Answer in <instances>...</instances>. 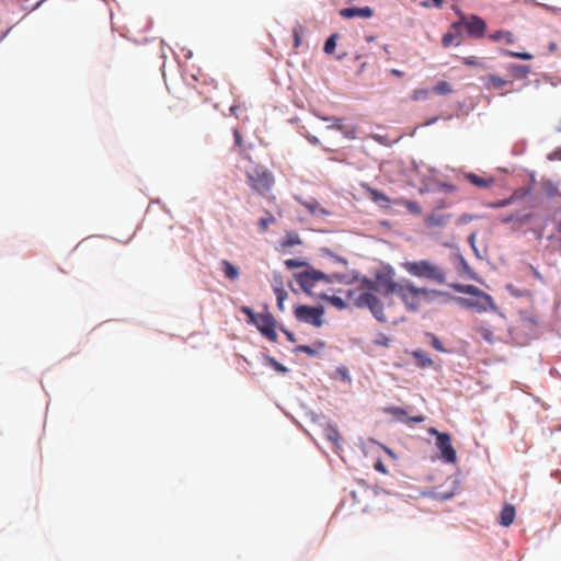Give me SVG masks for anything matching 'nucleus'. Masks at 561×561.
<instances>
[{"instance_id":"nucleus-15","label":"nucleus","mask_w":561,"mask_h":561,"mask_svg":"<svg viewBox=\"0 0 561 561\" xmlns=\"http://www.w3.org/2000/svg\"><path fill=\"white\" fill-rule=\"evenodd\" d=\"M220 266L226 278L236 280L239 277V268L234 266L230 261L222 260L220 262Z\"/></svg>"},{"instance_id":"nucleus-60","label":"nucleus","mask_w":561,"mask_h":561,"mask_svg":"<svg viewBox=\"0 0 561 561\" xmlns=\"http://www.w3.org/2000/svg\"><path fill=\"white\" fill-rule=\"evenodd\" d=\"M375 38L373 36L367 37L368 42H373Z\"/></svg>"},{"instance_id":"nucleus-7","label":"nucleus","mask_w":561,"mask_h":561,"mask_svg":"<svg viewBox=\"0 0 561 561\" xmlns=\"http://www.w3.org/2000/svg\"><path fill=\"white\" fill-rule=\"evenodd\" d=\"M322 316L323 309L317 307L301 305L295 309V317L299 321L311 323L317 328L321 327L323 323Z\"/></svg>"},{"instance_id":"nucleus-59","label":"nucleus","mask_w":561,"mask_h":561,"mask_svg":"<svg viewBox=\"0 0 561 561\" xmlns=\"http://www.w3.org/2000/svg\"><path fill=\"white\" fill-rule=\"evenodd\" d=\"M236 108H237L236 106H231L230 112L233 114L236 112Z\"/></svg>"},{"instance_id":"nucleus-61","label":"nucleus","mask_w":561,"mask_h":561,"mask_svg":"<svg viewBox=\"0 0 561 561\" xmlns=\"http://www.w3.org/2000/svg\"><path fill=\"white\" fill-rule=\"evenodd\" d=\"M244 158L251 160V158L248 154H244Z\"/></svg>"},{"instance_id":"nucleus-14","label":"nucleus","mask_w":561,"mask_h":561,"mask_svg":"<svg viewBox=\"0 0 561 561\" xmlns=\"http://www.w3.org/2000/svg\"><path fill=\"white\" fill-rule=\"evenodd\" d=\"M465 178L474 186L478 187H490L494 183L493 178H481L476 173H467Z\"/></svg>"},{"instance_id":"nucleus-32","label":"nucleus","mask_w":561,"mask_h":561,"mask_svg":"<svg viewBox=\"0 0 561 561\" xmlns=\"http://www.w3.org/2000/svg\"><path fill=\"white\" fill-rule=\"evenodd\" d=\"M457 38L458 36L454 33H446L442 38V44L444 47H449L451 44L459 45L460 41Z\"/></svg>"},{"instance_id":"nucleus-63","label":"nucleus","mask_w":561,"mask_h":561,"mask_svg":"<svg viewBox=\"0 0 561 561\" xmlns=\"http://www.w3.org/2000/svg\"><path fill=\"white\" fill-rule=\"evenodd\" d=\"M559 128H561V126Z\"/></svg>"},{"instance_id":"nucleus-38","label":"nucleus","mask_w":561,"mask_h":561,"mask_svg":"<svg viewBox=\"0 0 561 561\" xmlns=\"http://www.w3.org/2000/svg\"><path fill=\"white\" fill-rule=\"evenodd\" d=\"M553 220L556 222L558 239H561V208L553 214Z\"/></svg>"},{"instance_id":"nucleus-8","label":"nucleus","mask_w":561,"mask_h":561,"mask_svg":"<svg viewBox=\"0 0 561 561\" xmlns=\"http://www.w3.org/2000/svg\"><path fill=\"white\" fill-rule=\"evenodd\" d=\"M457 301L460 306L473 309L478 312L486 311L489 308L493 307V299L486 293L477 295L473 298L459 297L457 298Z\"/></svg>"},{"instance_id":"nucleus-24","label":"nucleus","mask_w":561,"mask_h":561,"mask_svg":"<svg viewBox=\"0 0 561 561\" xmlns=\"http://www.w3.org/2000/svg\"><path fill=\"white\" fill-rule=\"evenodd\" d=\"M368 193L370 199L374 201L375 203H385L386 205L390 203L389 197L376 188H369Z\"/></svg>"},{"instance_id":"nucleus-28","label":"nucleus","mask_w":561,"mask_h":561,"mask_svg":"<svg viewBox=\"0 0 561 561\" xmlns=\"http://www.w3.org/2000/svg\"><path fill=\"white\" fill-rule=\"evenodd\" d=\"M433 91L437 94L446 95L451 93V87L447 81H439L434 88Z\"/></svg>"},{"instance_id":"nucleus-11","label":"nucleus","mask_w":561,"mask_h":561,"mask_svg":"<svg viewBox=\"0 0 561 561\" xmlns=\"http://www.w3.org/2000/svg\"><path fill=\"white\" fill-rule=\"evenodd\" d=\"M451 217L453 216L450 214H438L433 211L425 217L424 222L428 228H442L449 222Z\"/></svg>"},{"instance_id":"nucleus-52","label":"nucleus","mask_w":561,"mask_h":561,"mask_svg":"<svg viewBox=\"0 0 561 561\" xmlns=\"http://www.w3.org/2000/svg\"><path fill=\"white\" fill-rule=\"evenodd\" d=\"M433 1V4L436 7V8H442L443 7V2L444 0H432Z\"/></svg>"},{"instance_id":"nucleus-48","label":"nucleus","mask_w":561,"mask_h":561,"mask_svg":"<svg viewBox=\"0 0 561 561\" xmlns=\"http://www.w3.org/2000/svg\"><path fill=\"white\" fill-rule=\"evenodd\" d=\"M294 35H295V46L298 47L300 45V36H299L297 30L294 31Z\"/></svg>"},{"instance_id":"nucleus-55","label":"nucleus","mask_w":561,"mask_h":561,"mask_svg":"<svg viewBox=\"0 0 561 561\" xmlns=\"http://www.w3.org/2000/svg\"><path fill=\"white\" fill-rule=\"evenodd\" d=\"M511 220H513V218H512V217H505V218H503V220H502V221H503V222H508V221H511Z\"/></svg>"},{"instance_id":"nucleus-2","label":"nucleus","mask_w":561,"mask_h":561,"mask_svg":"<svg viewBox=\"0 0 561 561\" xmlns=\"http://www.w3.org/2000/svg\"><path fill=\"white\" fill-rule=\"evenodd\" d=\"M401 267L411 276L439 285L446 284L444 268L428 260L407 261L401 264Z\"/></svg>"},{"instance_id":"nucleus-31","label":"nucleus","mask_w":561,"mask_h":561,"mask_svg":"<svg viewBox=\"0 0 561 561\" xmlns=\"http://www.w3.org/2000/svg\"><path fill=\"white\" fill-rule=\"evenodd\" d=\"M267 216L259 220L257 225L262 231H266L270 225L275 222V217L271 213H266Z\"/></svg>"},{"instance_id":"nucleus-34","label":"nucleus","mask_w":561,"mask_h":561,"mask_svg":"<svg viewBox=\"0 0 561 561\" xmlns=\"http://www.w3.org/2000/svg\"><path fill=\"white\" fill-rule=\"evenodd\" d=\"M427 336L431 337V345L433 346V348H435L436 351L442 352V353L446 352L445 347L443 346V343L435 334L427 333Z\"/></svg>"},{"instance_id":"nucleus-49","label":"nucleus","mask_w":561,"mask_h":561,"mask_svg":"<svg viewBox=\"0 0 561 561\" xmlns=\"http://www.w3.org/2000/svg\"><path fill=\"white\" fill-rule=\"evenodd\" d=\"M548 48H549V51H550V53H554V51H557L558 46H557V44H556L554 42H551V43L549 44V47H548Z\"/></svg>"},{"instance_id":"nucleus-16","label":"nucleus","mask_w":561,"mask_h":561,"mask_svg":"<svg viewBox=\"0 0 561 561\" xmlns=\"http://www.w3.org/2000/svg\"><path fill=\"white\" fill-rule=\"evenodd\" d=\"M508 72L516 79H525L530 72V67L527 65L511 64L507 67Z\"/></svg>"},{"instance_id":"nucleus-51","label":"nucleus","mask_w":561,"mask_h":561,"mask_svg":"<svg viewBox=\"0 0 561 561\" xmlns=\"http://www.w3.org/2000/svg\"><path fill=\"white\" fill-rule=\"evenodd\" d=\"M427 94V91L426 90H421V91H415V99H419V95L420 96H425Z\"/></svg>"},{"instance_id":"nucleus-54","label":"nucleus","mask_w":561,"mask_h":561,"mask_svg":"<svg viewBox=\"0 0 561 561\" xmlns=\"http://www.w3.org/2000/svg\"><path fill=\"white\" fill-rule=\"evenodd\" d=\"M474 238H476V233H471L470 237H469V241L473 244V241H474Z\"/></svg>"},{"instance_id":"nucleus-41","label":"nucleus","mask_w":561,"mask_h":561,"mask_svg":"<svg viewBox=\"0 0 561 561\" xmlns=\"http://www.w3.org/2000/svg\"><path fill=\"white\" fill-rule=\"evenodd\" d=\"M463 64L468 66H479L480 62L474 57H466L463 58Z\"/></svg>"},{"instance_id":"nucleus-1","label":"nucleus","mask_w":561,"mask_h":561,"mask_svg":"<svg viewBox=\"0 0 561 561\" xmlns=\"http://www.w3.org/2000/svg\"><path fill=\"white\" fill-rule=\"evenodd\" d=\"M376 294L382 296L396 294L408 311L416 312L424 302H430L434 296L442 293L427 287H417L408 279L398 283L394 280L393 270L390 268L377 272L374 278L363 277L356 289L347 291V297L354 307L368 308L379 322H387L383 304Z\"/></svg>"},{"instance_id":"nucleus-42","label":"nucleus","mask_w":561,"mask_h":561,"mask_svg":"<svg viewBox=\"0 0 561 561\" xmlns=\"http://www.w3.org/2000/svg\"><path fill=\"white\" fill-rule=\"evenodd\" d=\"M374 468L377 470V471H380L382 473H386V467L385 465L382 463L381 460H378L375 465H374Z\"/></svg>"},{"instance_id":"nucleus-20","label":"nucleus","mask_w":561,"mask_h":561,"mask_svg":"<svg viewBox=\"0 0 561 561\" xmlns=\"http://www.w3.org/2000/svg\"><path fill=\"white\" fill-rule=\"evenodd\" d=\"M489 38L493 42H499L504 39L507 44H513L515 38L514 34L510 31H496L489 35Z\"/></svg>"},{"instance_id":"nucleus-36","label":"nucleus","mask_w":561,"mask_h":561,"mask_svg":"<svg viewBox=\"0 0 561 561\" xmlns=\"http://www.w3.org/2000/svg\"><path fill=\"white\" fill-rule=\"evenodd\" d=\"M284 264L288 270H294L307 265L306 262L294 259L285 260Z\"/></svg>"},{"instance_id":"nucleus-50","label":"nucleus","mask_w":561,"mask_h":561,"mask_svg":"<svg viewBox=\"0 0 561 561\" xmlns=\"http://www.w3.org/2000/svg\"><path fill=\"white\" fill-rule=\"evenodd\" d=\"M391 73L398 78H401L403 77V72L401 70H398V69H392L391 70Z\"/></svg>"},{"instance_id":"nucleus-10","label":"nucleus","mask_w":561,"mask_h":561,"mask_svg":"<svg viewBox=\"0 0 561 561\" xmlns=\"http://www.w3.org/2000/svg\"><path fill=\"white\" fill-rule=\"evenodd\" d=\"M374 14L369 7L364 8H344L340 10V15L344 19L362 18L369 19Z\"/></svg>"},{"instance_id":"nucleus-27","label":"nucleus","mask_w":561,"mask_h":561,"mask_svg":"<svg viewBox=\"0 0 561 561\" xmlns=\"http://www.w3.org/2000/svg\"><path fill=\"white\" fill-rule=\"evenodd\" d=\"M488 83L491 84L494 89H502L505 87L510 81L502 79L501 77L496 75H490L488 76Z\"/></svg>"},{"instance_id":"nucleus-3","label":"nucleus","mask_w":561,"mask_h":561,"mask_svg":"<svg viewBox=\"0 0 561 561\" xmlns=\"http://www.w3.org/2000/svg\"><path fill=\"white\" fill-rule=\"evenodd\" d=\"M249 186L261 196H267L273 190L275 178L271 170L262 164H256L245 172Z\"/></svg>"},{"instance_id":"nucleus-43","label":"nucleus","mask_w":561,"mask_h":561,"mask_svg":"<svg viewBox=\"0 0 561 561\" xmlns=\"http://www.w3.org/2000/svg\"><path fill=\"white\" fill-rule=\"evenodd\" d=\"M447 207V203L444 199H439L435 203V210L443 209Z\"/></svg>"},{"instance_id":"nucleus-33","label":"nucleus","mask_w":561,"mask_h":561,"mask_svg":"<svg viewBox=\"0 0 561 561\" xmlns=\"http://www.w3.org/2000/svg\"><path fill=\"white\" fill-rule=\"evenodd\" d=\"M503 54L505 56H510V57H513V58H517V59H523V60H530L533 59V55L529 54V53H519V51H513V50H503Z\"/></svg>"},{"instance_id":"nucleus-19","label":"nucleus","mask_w":561,"mask_h":561,"mask_svg":"<svg viewBox=\"0 0 561 561\" xmlns=\"http://www.w3.org/2000/svg\"><path fill=\"white\" fill-rule=\"evenodd\" d=\"M301 239L299 237V234L295 231H290V232H287L286 233V237L285 239L280 242V247L283 249H288V248H291L294 245H298V244H301Z\"/></svg>"},{"instance_id":"nucleus-12","label":"nucleus","mask_w":561,"mask_h":561,"mask_svg":"<svg viewBox=\"0 0 561 561\" xmlns=\"http://www.w3.org/2000/svg\"><path fill=\"white\" fill-rule=\"evenodd\" d=\"M515 516H516L515 506L512 504H505L500 513L499 523L503 527H508L514 523Z\"/></svg>"},{"instance_id":"nucleus-62","label":"nucleus","mask_w":561,"mask_h":561,"mask_svg":"<svg viewBox=\"0 0 561 561\" xmlns=\"http://www.w3.org/2000/svg\"><path fill=\"white\" fill-rule=\"evenodd\" d=\"M559 131H561V128H558Z\"/></svg>"},{"instance_id":"nucleus-18","label":"nucleus","mask_w":561,"mask_h":561,"mask_svg":"<svg viewBox=\"0 0 561 561\" xmlns=\"http://www.w3.org/2000/svg\"><path fill=\"white\" fill-rule=\"evenodd\" d=\"M316 347H312V346H309V345H298L296 348H295V353H306L310 356H316L319 354V351L324 348L325 344L324 342H317L314 344Z\"/></svg>"},{"instance_id":"nucleus-21","label":"nucleus","mask_w":561,"mask_h":561,"mask_svg":"<svg viewBox=\"0 0 561 561\" xmlns=\"http://www.w3.org/2000/svg\"><path fill=\"white\" fill-rule=\"evenodd\" d=\"M396 203L404 206L407 208V210L413 215H421V213H422V208H421L420 204L416 202L401 198V199H398Z\"/></svg>"},{"instance_id":"nucleus-22","label":"nucleus","mask_w":561,"mask_h":561,"mask_svg":"<svg viewBox=\"0 0 561 561\" xmlns=\"http://www.w3.org/2000/svg\"><path fill=\"white\" fill-rule=\"evenodd\" d=\"M324 435H325L327 439L330 440L331 443H333L334 445H337L341 439V434H340L337 427L334 425H328L324 428Z\"/></svg>"},{"instance_id":"nucleus-30","label":"nucleus","mask_w":561,"mask_h":561,"mask_svg":"<svg viewBox=\"0 0 561 561\" xmlns=\"http://www.w3.org/2000/svg\"><path fill=\"white\" fill-rule=\"evenodd\" d=\"M337 34H332L328 39L327 42L324 43V47H323V50L325 54H332L336 47V39H337Z\"/></svg>"},{"instance_id":"nucleus-26","label":"nucleus","mask_w":561,"mask_h":561,"mask_svg":"<svg viewBox=\"0 0 561 561\" xmlns=\"http://www.w3.org/2000/svg\"><path fill=\"white\" fill-rule=\"evenodd\" d=\"M320 297L340 310L346 308L345 301L339 296L320 295Z\"/></svg>"},{"instance_id":"nucleus-4","label":"nucleus","mask_w":561,"mask_h":561,"mask_svg":"<svg viewBox=\"0 0 561 561\" xmlns=\"http://www.w3.org/2000/svg\"><path fill=\"white\" fill-rule=\"evenodd\" d=\"M241 311L248 317V322L254 324L262 335L272 342L277 341L276 320L271 312L266 310L263 313H255L247 306H243Z\"/></svg>"},{"instance_id":"nucleus-45","label":"nucleus","mask_w":561,"mask_h":561,"mask_svg":"<svg viewBox=\"0 0 561 561\" xmlns=\"http://www.w3.org/2000/svg\"><path fill=\"white\" fill-rule=\"evenodd\" d=\"M424 420H425V417L423 415H416V416L409 417L408 422L421 423Z\"/></svg>"},{"instance_id":"nucleus-58","label":"nucleus","mask_w":561,"mask_h":561,"mask_svg":"<svg viewBox=\"0 0 561 561\" xmlns=\"http://www.w3.org/2000/svg\"><path fill=\"white\" fill-rule=\"evenodd\" d=\"M530 217H531L530 215H526V216L523 218V220H524V221H526V220L530 219Z\"/></svg>"},{"instance_id":"nucleus-25","label":"nucleus","mask_w":561,"mask_h":561,"mask_svg":"<svg viewBox=\"0 0 561 561\" xmlns=\"http://www.w3.org/2000/svg\"><path fill=\"white\" fill-rule=\"evenodd\" d=\"M477 333L479 334V336L481 339H483L484 341L489 342V343H493L494 341V334H493V331L485 327V325H479L477 328Z\"/></svg>"},{"instance_id":"nucleus-35","label":"nucleus","mask_w":561,"mask_h":561,"mask_svg":"<svg viewBox=\"0 0 561 561\" xmlns=\"http://www.w3.org/2000/svg\"><path fill=\"white\" fill-rule=\"evenodd\" d=\"M306 208L309 209V211L311 214H317V213H320L322 215H328V211L325 209H323L322 207L319 206V204L317 202H313V203H305L304 204Z\"/></svg>"},{"instance_id":"nucleus-9","label":"nucleus","mask_w":561,"mask_h":561,"mask_svg":"<svg viewBox=\"0 0 561 561\" xmlns=\"http://www.w3.org/2000/svg\"><path fill=\"white\" fill-rule=\"evenodd\" d=\"M458 13L460 14L461 18L459 24L466 25L470 36L479 38L484 36L486 24L481 18L472 15L470 20L467 21L466 18L459 11Z\"/></svg>"},{"instance_id":"nucleus-13","label":"nucleus","mask_w":561,"mask_h":561,"mask_svg":"<svg viewBox=\"0 0 561 561\" xmlns=\"http://www.w3.org/2000/svg\"><path fill=\"white\" fill-rule=\"evenodd\" d=\"M411 356L414 358L415 364L419 368H428L432 367L434 364V362L431 359L427 353L424 352L423 350H415L411 352Z\"/></svg>"},{"instance_id":"nucleus-46","label":"nucleus","mask_w":561,"mask_h":561,"mask_svg":"<svg viewBox=\"0 0 561 561\" xmlns=\"http://www.w3.org/2000/svg\"><path fill=\"white\" fill-rule=\"evenodd\" d=\"M442 187H443L446 192H455V191H456V187H455L453 184L443 183V184H442Z\"/></svg>"},{"instance_id":"nucleus-53","label":"nucleus","mask_w":561,"mask_h":561,"mask_svg":"<svg viewBox=\"0 0 561 561\" xmlns=\"http://www.w3.org/2000/svg\"><path fill=\"white\" fill-rule=\"evenodd\" d=\"M10 31H11V28H8L5 32H3V33L1 34V36H0V42H1V41H3V39L7 37V35L10 33Z\"/></svg>"},{"instance_id":"nucleus-40","label":"nucleus","mask_w":561,"mask_h":561,"mask_svg":"<svg viewBox=\"0 0 561 561\" xmlns=\"http://www.w3.org/2000/svg\"><path fill=\"white\" fill-rule=\"evenodd\" d=\"M233 137H234V145L237 147L241 148L243 145V141H242V136L238 129H233Z\"/></svg>"},{"instance_id":"nucleus-23","label":"nucleus","mask_w":561,"mask_h":561,"mask_svg":"<svg viewBox=\"0 0 561 561\" xmlns=\"http://www.w3.org/2000/svg\"><path fill=\"white\" fill-rule=\"evenodd\" d=\"M324 121L332 122L333 123L332 127L344 133L346 137L355 138V131L354 130H351V131L345 130V126L342 124V121L340 118L331 117V118H324Z\"/></svg>"},{"instance_id":"nucleus-5","label":"nucleus","mask_w":561,"mask_h":561,"mask_svg":"<svg viewBox=\"0 0 561 561\" xmlns=\"http://www.w3.org/2000/svg\"><path fill=\"white\" fill-rule=\"evenodd\" d=\"M295 279L302 290L309 295L313 294V287L317 282L323 280L325 283H332L331 276L313 268L295 274Z\"/></svg>"},{"instance_id":"nucleus-39","label":"nucleus","mask_w":561,"mask_h":561,"mask_svg":"<svg viewBox=\"0 0 561 561\" xmlns=\"http://www.w3.org/2000/svg\"><path fill=\"white\" fill-rule=\"evenodd\" d=\"M385 411L387 413L396 415V416H400V415H405L407 414V412L403 409L397 408V407L387 408Z\"/></svg>"},{"instance_id":"nucleus-44","label":"nucleus","mask_w":561,"mask_h":561,"mask_svg":"<svg viewBox=\"0 0 561 561\" xmlns=\"http://www.w3.org/2000/svg\"><path fill=\"white\" fill-rule=\"evenodd\" d=\"M282 331L284 332V334L286 335V337L288 339V341H290L291 343H295L296 342V337L294 335V333L285 330V329H282Z\"/></svg>"},{"instance_id":"nucleus-6","label":"nucleus","mask_w":561,"mask_h":561,"mask_svg":"<svg viewBox=\"0 0 561 561\" xmlns=\"http://www.w3.org/2000/svg\"><path fill=\"white\" fill-rule=\"evenodd\" d=\"M430 435L436 436V446L440 450V457L445 462L454 463L457 454L451 445V437L448 433H440L434 427L427 430Z\"/></svg>"},{"instance_id":"nucleus-56","label":"nucleus","mask_w":561,"mask_h":561,"mask_svg":"<svg viewBox=\"0 0 561 561\" xmlns=\"http://www.w3.org/2000/svg\"><path fill=\"white\" fill-rule=\"evenodd\" d=\"M422 5L425 8H428V7H431V3L428 1H425V2H422Z\"/></svg>"},{"instance_id":"nucleus-17","label":"nucleus","mask_w":561,"mask_h":561,"mask_svg":"<svg viewBox=\"0 0 561 561\" xmlns=\"http://www.w3.org/2000/svg\"><path fill=\"white\" fill-rule=\"evenodd\" d=\"M450 287L457 293L468 294L473 297L483 293L474 285L451 284Z\"/></svg>"},{"instance_id":"nucleus-37","label":"nucleus","mask_w":561,"mask_h":561,"mask_svg":"<svg viewBox=\"0 0 561 561\" xmlns=\"http://www.w3.org/2000/svg\"><path fill=\"white\" fill-rule=\"evenodd\" d=\"M268 363L272 365V367L277 370L278 373L286 374L288 371L287 367H285L283 364L278 363L273 357H267Z\"/></svg>"},{"instance_id":"nucleus-47","label":"nucleus","mask_w":561,"mask_h":561,"mask_svg":"<svg viewBox=\"0 0 561 561\" xmlns=\"http://www.w3.org/2000/svg\"><path fill=\"white\" fill-rule=\"evenodd\" d=\"M470 220H472V216H470V215H462V216L460 217V219H459V221H460L461 224H467V222H469Z\"/></svg>"},{"instance_id":"nucleus-57","label":"nucleus","mask_w":561,"mask_h":561,"mask_svg":"<svg viewBox=\"0 0 561 561\" xmlns=\"http://www.w3.org/2000/svg\"><path fill=\"white\" fill-rule=\"evenodd\" d=\"M309 140H310L311 142H314V144H317V142H318V139H317L316 137H313V138H309Z\"/></svg>"},{"instance_id":"nucleus-29","label":"nucleus","mask_w":561,"mask_h":561,"mask_svg":"<svg viewBox=\"0 0 561 561\" xmlns=\"http://www.w3.org/2000/svg\"><path fill=\"white\" fill-rule=\"evenodd\" d=\"M274 293H275L276 299H277V307H278L279 310L283 311L284 310V301L287 298V293L282 287H275L274 288Z\"/></svg>"}]
</instances>
